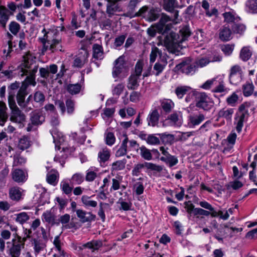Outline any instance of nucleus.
<instances>
[{"label":"nucleus","instance_id":"nucleus-54","mask_svg":"<svg viewBox=\"0 0 257 257\" xmlns=\"http://www.w3.org/2000/svg\"><path fill=\"white\" fill-rule=\"evenodd\" d=\"M254 90V86L252 83H248L243 85V95L246 96L251 95Z\"/></svg>","mask_w":257,"mask_h":257},{"label":"nucleus","instance_id":"nucleus-13","mask_svg":"<svg viewBox=\"0 0 257 257\" xmlns=\"http://www.w3.org/2000/svg\"><path fill=\"white\" fill-rule=\"evenodd\" d=\"M205 119V116L202 113H192L188 117V125L190 127L194 128L199 125Z\"/></svg>","mask_w":257,"mask_h":257},{"label":"nucleus","instance_id":"nucleus-6","mask_svg":"<svg viewBox=\"0 0 257 257\" xmlns=\"http://www.w3.org/2000/svg\"><path fill=\"white\" fill-rule=\"evenodd\" d=\"M102 245V243L101 241L95 240L83 244L73 243L71 244V247L77 253H80L82 250L85 248L90 249L92 252H93L98 249Z\"/></svg>","mask_w":257,"mask_h":257},{"label":"nucleus","instance_id":"nucleus-40","mask_svg":"<svg viewBox=\"0 0 257 257\" xmlns=\"http://www.w3.org/2000/svg\"><path fill=\"white\" fill-rule=\"evenodd\" d=\"M190 89V87L186 86H178L175 89V94L178 98L181 99L185 94L188 92Z\"/></svg>","mask_w":257,"mask_h":257},{"label":"nucleus","instance_id":"nucleus-55","mask_svg":"<svg viewBox=\"0 0 257 257\" xmlns=\"http://www.w3.org/2000/svg\"><path fill=\"white\" fill-rule=\"evenodd\" d=\"M216 79L217 85H214L215 88L213 90L215 92H222L224 91V86L223 84V81L221 77H217Z\"/></svg>","mask_w":257,"mask_h":257},{"label":"nucleus","instance_id":"nucleus-33","mask_svg":"<svg viewBox=\"0 0 257 257\" xmlns=\"http://www.w3.org/2000/svg\"><path fill=\"white\" fill-rule=\"evenodd\" d=\"M178 7V2L176 0H165L163 5L164 9L169 12L174 11L175 8Z\"/></svg>","mask_w":257,"mask_h":257},{"label":"nucleus","instance_id":"nucleus-2","mask_svg":"<svg viewBox=\"0 0 257 257\" xmlns=\"http://www.w3.org/2000/svg\"><path fill=\"white\" fill-rule=\"evenodd\" d=\"M190 34L189 27L184 26L179 30V34L171 32L167 35L164 40L165 44L169 48L178 50L182 48V43L187 40Z\"/></svg>","mask_w":257,"mask_h":257},{"label":"nucleus","instance_id":"nucleus-49","mask_svg":"<svg viewBox=\"0 0 257 257\" xmlns=\"http://www.w3.org/2000/svg\"><path fill=\"white\" fill-rule=\"evenodd\" d=\"M30 146V142L28 138L26 137H23V138L20 139L18 147L19 149L23 151L28 148Z\"/></svg>","mask_w":257,"mask_h":257},{"label":"nucleus","instance_id":"nucleus-39","mask_svg":"<svg viewBox=\"0 0 257 257\" xmlns=\"http://www.w3.org/2000/svg\"><path fill=\"white\" fill-rule=\"evenodd\" d=\"M245 8L251 13H257V0H248L245 3Z\"/></svg>","mask_w":257,"mask_h":257},{"label":"nucleus","instance_id":"nucleus-34","mask_svg":"<svg viewBox=\"0 0 257 257\" xmlns=\"http://www.w3.org/2000/svg\"><path fill=\"white\" fill-rule=\"evenodd\" d=\"M32 245L36 255L39 254L43 250L45 247V244L42 240L34 239L32 241Z\"/></svg>","mask_w":257,"mask_h":257},{"label":"nucleus","instance_id":"nucleus-22","mask_svg":"<svg viewBox=\"0 0 257 257\" xmlns=\"http://www.w3.org/2000/svg\"><path fill=\"white\" fill-rule=\"evenodd\" d=\"M42 218L43 221H45L51 225L56 224L58 225L59 222L57 221L54 214L51 212L46 211L43 213L42 216Z\"/></svg>","mask_w":257,"mask_h":257},{"label":"nucleus","instance_id":"nucleus-11","mask_svg":"<svg viewBox=\"0 0 257 257\" xmlns=\"http://www.w3.org/2000/svg\"><path fill=\"white\" fill-rule=\"evenodd\" d=\"M57 71V66L53 64L49 66H46L45 67L40 68L39 69V73L41 77L47 79L49 77L52 78L51 75L56 74Z\"/></svg>","mask_w":257,"mask_h":257},{"label":"nucleus","instance_id":"nucleus-36","mask_svg":"<svg viewBox=\"0 0 257 257\" xmlns=\"http://www.w3.org/2000/svg\"><path fill=\"white\" fill-rule=\"evenodd\" d=\"M139 77L135 75H131L128 78V82L127 87L129 89H136L139 85L138 79Z\"/></svg>","mask_w":257,"mask_h":257},{"label":"nucleus","instance_id":"nucleus-37","mask_svg":"<svg viewBox=\"0 0 257 257\" xmlns=\"http://www.w3.org/2000/svg\"><path fill=\"white\" fill-rule=\"evenodd\" d=\"M233 180L226 185V188L228 190H237L241 187V181L239 176L236 178H233Z\"/></svg>","mask_w":257,"mask_h":257},{"label":"nucleus","instance_id":"nucleus-19","mask_svg":"<svg viewBox=\"0 0 257 257\" xmlns=\"http://www.w3.org/2000/svg\"><path fill=\"white\" fill-rule=\"evenodd\" d=\"M77 217L82 222H89L94 220L95 216L90 212H87L81 209L76 210Z\"/></svg>","mask_w":257,"mask_h":257},{"label":"nucleus","instance_id":"nucleus-64","mask_svg":"<svg viewBox=\"0 0 257 257\" xmlns=\"http://www.w3.org/2000/svg\"><path fill=\"white\" fill-rule=\"evenodd\" d=\"M45 97L43 92L40 91L36 92L34 95V99L36 102L43 103L45 100Z\"/></svg>","mask_w":257,"mask_h":257},{"label":"nucleus","instance_id":"nucleus-7","mask_svg":"<svg viewBox=\"0 0 257 257\" xmlns=\"http://www.w3.org/2000/svg\"><path fill=\"white\" fill-rule=\"evenodd\" d=\"M26 237L22 238L18 236L17 238L13 239V245L10 249V253L12 257H18L21 254L22 248L24 247Z\"/></svg>","mask_w":257,"mask_h":257},{"label":"nucleus","instance_id":"nucleus-57","mask_svg":"<svg viewBox=\"0 0 257 257\" xmlns=\"http://www.w3.org/2000/svg\"><path fill=\"white\" fill-rule=\"evenodd\" d=\"M161 139L166 144H172L175 142L174 136L172 134H163L161 136Z\"/></svg>","mask_w":257,"mask_h":257},{"label":"nucleus","instance_id":"nucleus-59","mask_svg":"<svg viewBox=\"0 0 257 257\" xmlns=\"http://www.w3.org/2000/svg\"><path fill=\"white\" fill-rule=\"evenodd\" d=\"M86 58L84 56L76 57L74 60L73 65L75 67H82L86 63Z\"/></svg>","mask_w":257,"mask_h":257},{"label":"nucleus","instance_id":"nucleus-9","mask_svg":"<svg viewBox=\"0 0 257 257\" xmlns=\"http://www.w3.org/2000/svg\"><path fill=\"white\" fill-rule=\"evenodd\" d=\"M208 97L205 93H197L196 106L204 110H209L212 106V104L208 101Z\"/></svg>","mask_w":257,"mask_h":257},{"label":"nucleus","instance_id":"nucleus-26","mask_svg":"<svg viewBox=\"0 0 257 257\" xmlns=\"http://www.w3.org/2000/svg\"><path fill=\"white\" fill-rule=\"evenodd\" d=\"M138 152L144 159L150 161L153 159L151 150L147 148L145 146H142L138 149Z\"/></svg>","mask_w":257,"mask_h":257},{"label":"nucleus","instance_id":"nucleus-58","mask_svg":"<svg viewBox=\"0 0 257 257\" xmlns=\"http://www.w3.org/2000/svg\"><path fill=\"white\" fill-rule=\"evenodd\" d=\"M126 35H122L117 37L114 40L113 47L116 49L121 46L124 43Z\"/></svg>","mask_w":257,"mask_h":257},{"label":"nucleus","instance_id":"nucleus-28","mask_svg":"<svg viewBox=\"0 0 257 257\" xmlns=\"http://www.w3.org/2000/svg\"><path fill=\"white\" fill-rule=\"evenodd\" d=\"M16 217L15 221L16 222L23 225L26 223L30 218V214L26 212H22L15 214Z\"/></svg>","mask_w":257,"mask_h":257},{"label":"nucleus","instance_id":"nucleus-18","mask_svg":"<svg viewBox=\"0 0 257 257\" xmlns=\"http://www.w3.org/2000/svg\"><path fill=\"white\" fill-rule=\"evenodd\" d=\"M10 14L9 10L4 6H0V26L6 28V25L10 18Z\"/></svg>","mask_w":257,"mask_h":257},{"label":"nucleus","instance_id":"nucleus-51","mask_svg":"<svg viewBox=\"0 0 257 257\" xmlns=\"http://www.w3.org/2000/svg\"><path fill=\"white\" fill-rule=\"evenodd\" d=\"M126 161L125 159L117 161L112 164V170L119 171L123 170L125 167Z\"/></svg>","mask_w":257,"mask_h":257},{"label":"nucleus","instance_id":"nucleus-42","mask_svg":"<svg viewBox=\"0 0 257 257\" xmlns=\"http://www.w3.org/2000/svg\"><path fill=\"white\" fill-rule=\"evenodd\" d=\"M240 67L238 65H235L231 67L229 75V81L231 83L236 84L237 82L235 81V78L239 72Z\"/></svg>","mask_w":257,"mask_h":257},{"label":"nucleus","instance_id":"nucleus-1","mask_svg":"<svg viewBox=\"0 0 257 257\" xmlns=\"http://www.w3.org/2000/svg\"><path fill=\"white\" fill-rule=\"evenodd\" d=\"M23 63L20 74L23 76L27 75L21 85H25L26 89L29 85L35 86L36 84L35 74L38 71V65L34 64L35 57L30 52H27L23 57Z\"/></svg>","mask_w":257,"mask_h":257},{"label":"nucleus","instance_id":"nucleus-47","mask_svg":"<svg viewBox=\"0 0 257 257\" xmlns=\"http://www.w3.org/2000/svg\"><path fill=\"white\" fill-rule=\"evenodd\" d=\"M252 55V50L250 47H244L242 48V60H248Z\"/></svg>","mask_w":257,"mask_h":257},{"label":"nucleus","instance_id":"nucleus-61","mask_svg":"<svg viewBox=\"0 0 257 257\" xmlns=\"http://www.w3.org/2000/svg\"><path fill=\"white\" fill-rule=\"evenodd\" d=\"M171 21V18L167 15L163 14L159 23L160 29H163L164 27L169 22Z\"/></svg>","mask_w":257,"mask_h":257},{"label":"nucleus","instance_id":"nucleus-52","mask_svg":"<svg viewBox=\"0 0 257 257\" xmlns=\"http://www.w3.org/2000/svg\"><path fill=\"white\" fill-rule=\"evenodd\" d=\"M26 162V158L21 156L20 154H16L14 156L13 165V166H21L24 164Z\"/></svg>","mask_w":257,"mask_h":257},{"label":"nucleus","instance_id":"nucleus-62","mask_svg":"<svg viewBox=\"0 0 257 257\" xmlns=\"http://www.w3.org/2000/svg\"><path fill=\"white\" fill-rule=\"evenodd\" d=\"M146 140L147 143L150 145H156L160 144L159 139L153 135H149Z\"/></svg>","mask_w":257,"mask_h":257},{"label":"nucleus","instance_id":"nucleus-25","mask_svg":"<svg viewBox=\"0 0 257 257\" xmlns=\"http://www.w3.org/2000/svg\"><path fill=\"white\" fill-rule=\"evenodd\" d=\"M7 107L6 103L0 101V125L3 126L7 121L8 115L6 112Z\"/></svg>","mask_w":257,"mask_h":257},{"label":"nucleus","instance_id":"nucleus-31","mask_svg":"<svg viewBox=\"0 0 257 257\" xmlns=\"http://www.w3.org/2000/svg\"><path fill=\"white\" fill-rule=\"evenodd\" d=\"M53 244L55 245L56 250L58 252L59 254H54V257H65L64 251L61 249V243L60 240L59 236L55 237L53 241Z\"/></svg>","mask_w":257,"mask_h":257},{"label":"nucleus","instance_id":"nucleus-23","mask_svg":"<svg viewBox=\"0 0 257 257\" xmlns=\"http://www.w3.org/2000/svg\"><path fill=\"white\" fill-rule=\"evenodd\" d=\"M124 139L122 141L119 148L115 153L116 157H120L124 156L127 151V143L128 138L126 136H124Z\"/></svg>","mask_w":257,"mask_h":257},{"label":"nucleus","instance_id":"nucleus-21","mask_svg":"<svg viewBox=\"0 0 257 257\" xmlns=\"http://www.w3.org/2000/svg\"><path fill=\"white\" fill-rule=\"evenodd\" d=\"M219 37L222 41L230 40L231 38V31L230 29L228 27H222L219 30Z\"/></svg>","mask_w":257,"mask_h":257},{"label":"nucleus","instance_id":"nucleus-53","mask_svg":"<svg viewBox=\"0 0 257 257\" xmlns=\"http://www.w3.org/2000/svg\"><path fill=\"white\" fill-rule=\"evenodd\" d=\"M9 29L14 35H17L21 29V26L17 22L12 21L9 24Z\"/></svg>","mask_w":257,"mask_h":257},{"label":"nucleus","instance_id":"nucleus-24","mask_svg":"<svg viewBox=\"0 0 257 257\" xmlns=\"http://www.w3.org/2000/svg\"><path fill=\"white\" fill-rule=\"evenodd\" d=\"M13 180L18 183L25 182L27 178L25 173L21 169H15L12 172Z\"/></svg>","mask_w":257,"mask_h":257},{"label":"nucleus","instance_id":"nucleus-46","mask_svg":"<svg viewBox=\"0 0 257 257\" xmlns=\"http://www.w3.org/2000/svg\"><path fill=\"white\" fill-rule=\"evenodd\" d=\"M84 181L83 174L79 173L74 174L71 177L70 183L72 185H79Z\"/></svg>","mask_w":257,"mask_h":257},{"label":"nucleus","instance_id":"nucleus-30","mask_svg":"<svg viewBox=\"0 0 257 257\" xmlns=\"http://www.w3.org/2000/svg\"><path fill=\"white\" fill-rule=\"evenodd\" d=\"M161 106L164 111L170 112L174 106V102L169 99H164L160 100Z\"/></svg>","mask_w":257,"mask_h":257},{"label":"nucleus","instance_id":"nucleus-27","mask_svg":"<svg viewBox=\"0 0 257 257\" xmlns=\"http://www.w3.org/2000/svg\"><path fill=\"white\" fill-rule=\"evenodd\" d=\"M58 172L54 170L49 172L47 175V182L53 186H55L58 181Z\"/></svg>","mask_w":257,"mask_h":257},{"label":"nucleus","instance_id":"nucleus-3","mask_svg":"<svg viewBox=\"0 0 257 257\" xmlns=\"http://www.w3.org/2000/svg\"><path fill=\"white\" fill-rule=\"evenodd\" d=\"M8 103L11 110L10 120L13 122L19 124L20 127H24L26 116L17 106L14 99V94L12 92H10V95L8 96Z\"/></svg>","mask_w":257,"mask_h":257},{"label":"nucleus","instance_id":"nucleus-41","mask_svg":"<svg viewBox=\"0 0 257 257\" xmlns=\"http://www.w3.org/2000/svg\"><path fill=\"white\" fill-rule=\"evenodd\" d=\"M160 160L168 165L170 167L176 165L178 163V160L175 156L170 155L168 157L160 158Z\"/></svg>","mask_w":257,"mask_h":257},{"label":"nucleus","instance_id":"nucleus-63","mask_svg":"<svg viewBox=\"0 0 257 257\" xmlns=\"http://www.w3.org/2000/svg\"><path fill=\"white\" fill-rule=\"evenodd\" d=\"M105 142L107 145L112 146L115 141V138L113 133L109 132L106 134Z\"/></svg>","mask_w":257,"mask_h":257},{"label":"nucleus","instance_id":"nucleus-56","mask_svg":"<svg viewBox=\"0 0 257 257\" xmlns=\"http://www.w3.org/2000/svg\"><path fill=\"white\" fill-rule=\"evenodd\" d=\"M70 216L68 214H65L63 215L60 216L58 219H57V221L59 222V223H61L63 224V227L65 228H69V226L68 225L66 224L69 222L70 220Z\"/></svg>","mask_w":257,"mask_h":257},{"label":"nucleus","instance_id":"nucleus-8","mask_svg":"<svg viewBox=\"0 0 257 257\" xmlns=\"http://www.w3.org/2000/svg\"><path fill=\"white\" fill-rule=\"evenodd\" d=\"M145 167L148 169L157 172H161L163 170V168L161 166L150 162H145L144 164L140 163L135 165L132 170V175L137 177L139 176L142 170Z\"/></svg>","mask_w":257,"mask_h":257},{"label":"nucleus","instance_id":"nucleus-15","mask_svg":"<svg viewBox=\"0 0 257 257\" xmlns=\"http://www.w3.org/2000/svg\"><path fill=\"white\" fill-rule=\"evenodd\" d=\"M177 67L181 69L182 71L187 75L193 74L197 68L196 64H190L186 61H183Z\"/></svg>","mask_w":257,"mask_h":257},{"label":"nucleus","instance_id":"nucleus-45","mask_svg":"<svg viewBox=\"0 0 257 257\" xmlns=\"http://www.w3.org/2000/svg\"><path fill=\"white\" fill-rule=\"evenodd\" d=\"M162 63L157 62L154 66L153 73L157 76L159 75L162 72L167 63V62L166 60H162Z\"/></svg>","mask_w":257,"mask_h":257},{"label":"nucleus","instance_id":"nucleus-17","mask_svg":"<svg viewBox=\"0 0 257 257\" xmlns=\"http://www.w3.org/2000/svg\"><path fill=\"white\" fill-rule=\"evenodd\" d=\"M27 94L26 86L21 85L16 95L17 103L20 106H25V98Z\"/></svg>","mask_w":257,"mask_h":257},{"label":"nucleus","instance_id":"nucleus-48","mask_svg":"<svg viewBox=\"0 0 257 257\" xmlns=\"http://www.w3.org/2000/svg\"><path fill=\"white\" fill-rule=\"evenodd\" d=\"M82 85L79 83L69 84L67 86L68 91L71 94H78L81 90Z\"/></svg>","mask_w":257,"mask_h":257},{"label":"nucleus","instance_id":"nucleus-4","mask_svg":"<svg viewBox=\"0 0 257 257\" xmlns=\"http://www.w3.org/2000/svg\"><path fill=\"white\" fill-rule=\"evenodd\" d=\"M42 32L44 34L42 37L39 38V40L43 45V50L47 51L50 50L52 52L56 51H62V47L60 41L57 39H53L50 41L49 38L52 35L51 32H47L45 29H43Z\"/></svg>","mask_w":257,"mask_h":257},{"label":"nucleus","instance_id":"nucleus-38","mask_svg":"<svg viewBox=\"0 0 257 257\" xmlns=\"http://www.w3.org/2000/svg\"><path fill=\"white\" fill-rule=\"evenodd\" d=\"M93 56L97 59H102L103 58V49L101 46L98 44H94L93 46Z\"/></svg>","mask_w":257,"mask_h":257},{"label":"nucleus","instance_id":"nucleus-12","mask_svg":"<svg viewBox=\"0 0 257 257\" xmlns=\"http://www.w3.org/2000/svg\"><path fill=\"white\" fill-rule=\"evenodd\" d=\"M124 57L120 56L114 62V66L112 70V76L117 77L121 73L125 70Z\"/></svg>","mask_w":257,"mask_h":257},{"label":"nucleus","instance_id":"nucleus-60","mask_svg":"<svg viewBox=\"0 0 257 257\" xmlns=\"http://www.w3.org/2000/svg\"><path fill=\"white\" fill-rule=\"evenodd\" d=\"M192 212L194 215L209 216L210 214L209 211L204 210L200 208H192Z\"/></svg>","mask_w":257,"mask_h":257},{"label":"nucleus","instance_id":"nucleus-44","mask_svg":"<svg viewBox=\"0 0 257 257\" xmlns=\"http://www.w3.org/2000/svg\"><path fill=\"white\" fill-rule=\"evenodd\" d=\"M168 121L170 125L180 126L182 124L181 120L179 119L178 115L176 113L171 114L168 119Z\"/></svg>","mask_w":257,"mask_h":257},{"label":"nucleus","instance_id":"nucleus-35","mask_svg":"<svg viewBox=\"0 0 257 257\" xmlns=\"http://www.w3.org/2000/svg\"><path fill=\"white\" fill-rule=\"evenodd\" d=\"M81 201L83 205L87 208L95 207L97 205V201L91 200V197L86 195L82 196Z\"/></svg>","mask_w":257,"mask_h":257},{"label":"nucleus","instance_id":"nucleus-29","mask_svg":"<svg viewBox=\"0 0 257 257\" xmlns=\"http://www.w3.org/2000/svg\"><path fill=\"white\" fill-rule=\"evenodd\" d=\"M110 157V151L107 148L101 149L98 154V159L101 164L108 160Z\"/></svg>","mask_w":257,"mask_h":257},{"label":"nucleus","instance_id":"nucleus-50","mask_svg":"<svg viewBox=\"0 0 257 257\" xmlns=\"http://www.w3.org/2000/svg\"><path fill=\"white\" fill-rule=\"evenodd\" d=\"M159 17V15L157 10L152 9L147 13L146 19L150 22L156 21Z\"/></svg>","mask_w":257,"mask_h":257},{"label":"nucleus","instance_id":"nucleus-5","mask_svg":"<svg viewBox=\"0 0 257 257\" xmlns=\"http://www.w3.org/2000/svg\"><path fill=\"white\" fill-rule=\"evenodd\" d=\"M30 121L26 128L28 132L34 131L35 126L42 124L45 121V116L41 110H35L31 113Z\"/></svg>","mask_w":257,"mask_h":257},{"label":"nucleus","instance_id":"nucleus-14","mask_svg":"<svg viewBox=\"0 0 257 257\" xmlns=\"http://www.w3.org/2000/svg\"><path fill=\"white\" fill-rule=\"evenodd\" d=\"M159 117L160 114L158 109H151L147 118L148 125L153 127L156 126L158 124Z\"/></svg>","mask_w":257,"mask_h":257},{"label":"nucleus","instance_id":"nucleus-10","mask_svg":"<svg viewBox=\"0 0 257 257\" xmlns=\"http://www.w3.org/2000/svg\"><path fill=\"white\" fill-rule=\"evenodd\" d=\"M236 137V133L232 132L228 136L226 139L222 140L221 145L223 147L222 152L223 153L226 154L231 151L235 143Z\"/></svg>","mask_w":257,"mask_h":257},{"label":"nucleus","instance_id":"nucleus-20","mask_svg":"<svg viewBox=\"0 0 257 257\" xmlns=\"http://www.w3.org/2000/svg\"><path fill=\"white\" fill-rule=\"evenodd\" d=\"M107 2L106 13L111 17L119 9L116 3L120 0H105Z\"/></svg>","mask_w":257,"mask_h":257},{"label":"nucleus","instance_id":"nucleus-32","mask_svg":"<svg viewBox=\"0 0 257 257\" xmlns=\"http://www.w3.org/2000/svg\"><path fill=\"white\" fill-rule=\"evenodd\" d=\"M222 15L224 19V22L227 23H235L239 20V18L237 17L233 12H225Z\"/></svg>","mask_w":257,"mask_h":257},{"label":"nucleus","instance_id":"nucleus-16","mask_svg":"<svg viewBox=\"0 0 257 257\" xmlns=\"http://www.w3.org/2000/svg\"><path fill=\"white\" fill-rule=\"evenodd\" d=\"M24 191L22 189L14 187L9 190V197L11 200L15 201H19L23 198Z\"/></svg>","mask_w":257,"mask_h":257},{"label":"nucleus","instance_id":"nucleus-43","mask_svg":"<svg viewBox=\"0 0 257 257\" xmlns=\"http://www.w3.org/2000/svg\"><path fill=\"white\" fill-rule=\"evenodd\" d=\"M233 112V109L232 108H228L227 109L223 108L219 111L218 113V117L219 118L223 117L226 119H230Z\"/></svg>","mask_w":257,"mask_h":257}]
</instances>
